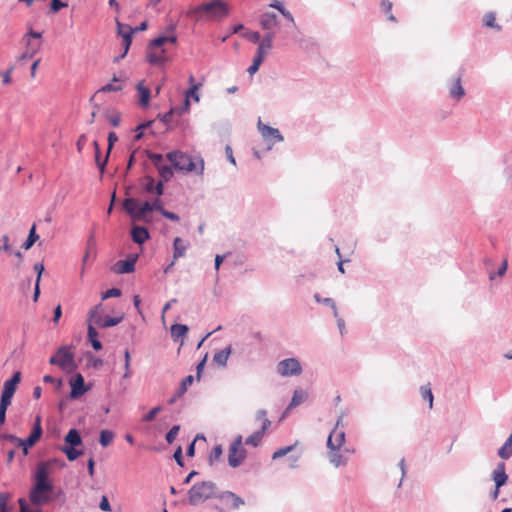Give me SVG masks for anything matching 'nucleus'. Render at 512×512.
<instances>
[{"mask_svg":"<svg viewBox=\"0 0 512 512\" xmlns=\"http://www.w3.org/2000/svg\"><path fill=\"white\" fill-rule=\"evenodd\" d=\"M166 159L177 171L183 173H195L196 175H202L204 172V161L202 158L193 159L191 156L180 150H174L167 153Z\"/></svg>","mask_w":512,"mask_h":512,"instance_id":"1","label":"nucleus"},{"mask_svg":"<svg viewBox=\"0 0 512 512\" xmlns=\"http://www.w3.org/2000/svg\"><path fill=\"white\" fill-rule=\"evenodd\" d=\"M168 43H177V36L173 31L169 35L158 36L149 43L146 51L147 61L152 65H162L167 62L169 60V56L164 46Z\"/></svg>","mask_w":512,"mask_h":512,"instance_id":"2","label":"nucleus"},{"mask_svg":"<svg viewBox=\"0 0 512 512\" xmlns=\"http://www.w3.org/2000/svg\"><path fill=\"white\" fill-rule=\"evenodd\" d=\"M215 484L211 481H204L194 484L188 491V499L191 505H198L213 497Z\"/></svg>","mask_w":512,"mask_h":512,"instance_id":"3","label":"nucleus"},{"mask_svg":"<svg viewBox=\"0 0 512 512\" xmlns=\"http://www.w3.org/2000/svg\"><path fill=\"white\" fill-rule=\"evenodd\" d=\"M123 209L135 221L146 220L147 213L151 212L150 202L146 201L139 206L135 198H126L123 202Z\"/></svg>","mask_w":512,"mask_h":512,"instance_id":"4","label":"nucleus"},{"mask_svg":"<svg viewBox=\"0 0 512 512\" xmlns=\"http://www.w3.org/2000/svg\"><path fill=\"white\" fill-rule=\"evenodd\" d=\"M197 12L205 13L209 18L220 19L228 15L227 5L221 0H215L197 8Z\"/></svg>","mask_w":512,"mask_h":512,"instance_id":"5","label":"nucleus"},{"mask_svg":"<svg viewBox=\"0 0 512 512\" xmlns=\"http://www.w3.org/2000/svg\"><path fill=\"white\" fill-rule=\"evenodd\" d=\"M246 458V450L243 447L242 436H238L229 448L228 462L232 467H238Z\"/></svg>","mask_w":512,"mask_h":512,"instance_id":"6","label":"nucleus"},{"mask_svg":"<svg viewBox=\"0 0 512 512\" xmlns=\"http://www.w3.org/2000/svg\"><path fill=\"white\" fill-rule=\"evenodd\" d=\"M256 418L257 420L261 421V429L259 431L254 432L245 440V444L254 447H257L260 444L265 434V431L271 424L270 420L266 417V412L264 410L258 411L256 414Z\"/></svg>","mask_w":512,"mask_h":512,"instance_id":"7","label":"nucleus"},{"mask_svg":"<svg viewBox=\"0 0 512 512\" xmlns=\"http://www.w3.org/2000/svg\"><path fill=\"white\" fill-rule=\"evenodd\" d=\"M100 305L94 307L89 313V322L97 325L98 327L106 328L112 327L119 324L123 320V316L120 317H105L103 318L99 314Z\"/></svg>","mask_w":512,"mask_h":512,"instance_id":"8","label":"nucleus"},{"mask_svg":"<svg viewBox=\"0 0 512 512\" xmlns=\"http://www.w3.org/2000/svg\"><path fill=\"white\" fill-rule=\"evenodd\" d=\"M49 363L57 365L62 369H67L74 365V357L66 347H61L56 354L50 358Z\"/></svg>","mask_w":512,"mask_h":512,"instance_id":"9","label":"nucleus"},{"mask_svg":"<svg viewBox=\"0 0 512 512\" xmlns=\"http://www.w3.org/2000/svg\"><path fill=\"white\" fill-rule=\"evenodd\" d=\"M277 372L284 377L300 375L302 368L300 362L295 358H288L280 361L277 366Z\"/></svg>","mask_w":512,"mask_h":512,"instance_id":"10","label":"nucleus"},{"mask_svg":"<svg viewBox=\"0 0 512 512\" xmlns=\"http://www.w3.org/2000/svg\"><path fill=\"white\" fill-rule=\"evenodd\" d=\"M341 421L342 417L337 420L335 428L329 434L327 446L330 450H340L345 442V432L342 428L339 427Z\"/></svg>","mask_w":512,"mask_h":512,"instance_id":"11","label":"nucleus"},{"mask_svg":"<svg viewBox=\"0 0 512 512\" xmlns=\"http://www.w3.org/2000/svg\"><path fill=\"white\" fill-rule=\"evenodd\" d=\"M48 463H40L36 470L35 485L38 489L47 488L52 489V484L48 481Z\"/></svg>","mask_w":512,"mask_h":512,"instance_id":"12","label":"nucleus"},{"mask_svg":"<svg viewBox=\"0 0 512 512\" xmlns=\"http://www.w3.org/2000/svg\"><path fill=\"white\" fill-rule=\"evenodd\" d=\"M117 23V32L123 38L124 45V53L122 57L126 55L128 52L130 45L132 43V34L134 33V29H132L129 25L122 24L119 20H116Z\"/></svg>","mask_w":512,"mask_h":512,"instance_id":"13","label":"nucleus"},{"mask_svg":"<svg viewBox=\"0 0 512 512\" xmlns=\"http://www.w3.org/2000/svg\"><path fill=\"white\" fill-rule=\"evenodd\" d=\"M52 489L41 488L34 486L30 492V501L34 505H42L50 500V492Z\"/></svg>","mask_w":512,"mask_h":512,"instance_id":"14","label":"nucleus"},{"mask_svg":"<svg viewBox=\"0 0 512 512\" xmlns=\"http://www.w3.org/2000/svg\"><path fill=\"white\" fill-rule=\"evenodd\" d=\"M258 130L262 137L266 140H275L276 142L283 141V137L279 130L268 125L263 124L261 121L258 122Z\"/></svg>","mask_w":512,"mask_h":512,"instance_id":"15","label":"nucleus"},{"mask_svg":"<svg viewBox=\"0 0 512 512\" xmlns=\"http://www.w3.org/2000/svg\"><path fill=\"white\" fill-rule=\"evenodd\" d=\"M71 392L70 397L71 398H78L82 396L87 389L85 388L84 378L81 374H77L71 381Z\"/></svg>","mask_w":512,"mask_h":512,"instance_id":"16","label":"nucleus"},{"mask_svg":"<svg viewBox=\"0 0 512 512\" xmlns=\"http://www.w3.org/2000/svg\"><path fill=\"white\" fill-rule=\"evenodd\" d=\"M273 43V35L267 34L260 42L257 48L256 55L254 57L258 59H262L264 61L265 57L269 53L272 48Z\"/></svg>","mask_w":512,"mask_h":512,"instance_id":"17","label":"nucleus"},{"mask_svg":"<svg viewBox=\"0 0 512 512\" xmlns=\"http://www.w3.org/2000/svg\"><path fill=\"white\" fill-rule=\"evenodd\" d=\"M136 89L139 94L138 104L143 108L148 107L150 102V89L145 85L144 81H140Z\"/></svg>","mask_w":512,"mask_h":512,"instance_id":"18","label":"nucleus"},{"mask_svg":"<svg viewBox=\"0 0 512 512\" xmlns=\"http://www.w3.org/2000/svg\"><path fill=\"white\" fill-rule=\"evenodd\" d=\"M507 479L508 476L505 472V464L501 462L493 471V480L495 482V486H497V488L502 487L503 485L506 484Z\"/></svg>","mask_w":512,"mask_h":512,"instance_id":"19","label":"nucleus"},{"mask_svg":"<svg viewBox=\"0 0 512 512\" xmlns=\"http://www.w3.org/2000/svg\"><path fill=\"white\" fill-rule=\"evenodd\" d=\"M136 259L119 260L114 265V271L118 274L132 273L135 270Z\"/></svg>","mask_w":512,"mask_h":512,"instance_id":"20","label":"nucleus"},{"mask_svg":"<svg viewBox=\"0 0 512 512\" xmlns=\"http://www.w3.org/2000/svg\"><path fill=\"white\" fill-rule=\"evenodd\" d=\"M132 240L137 244H143L150 237L149 232L146 228L141 226H135L131 230Z\"/></svg>","mask_w":512,"mask_h":512,"instance_id":"21","label":"nucleus"},{"mask_svg":"<svg viewBox=\"0 0 512 512\" xmlns=\"http://www.w3.org/2000/svg\"><path fill=\"white\" fill-rule=\"evenodd\" d=\"M20 379H21V373L15 372L14 375L12 376V378L7 380L4 383L3 392L10 394V395H14V393L16 391L17 384L20 382Z\"/></svg>","mask_w":512,"mask_h":512,"instance_id":"22","label":"nucleus"},{"mask_svg":"<svg viewBox=\"0 0 512 512\" xmlns=\"http://www.w3.org/2000/svg\"><path fill=\"white\" fill-rule=\"evenodd\" d=\"M26 41V51L23 54V58H32L35 54L39 52L41 49V41H31L30 39H25Z\"/></svg>","mask_w":512,"mask_h":512,"instance_id":"23","label":"nucleus"},{"mask_svg":"<svg viewBox=\"0 0 512 512\" xmlns=\"http://www.w3.org/2000/svg\"><path fill=\"white\" fill-rule=\"evenodd\" d=\"M173 249V259L176 260L184 256L187 249V244L180 237H176L173 242Z\"/></svg>","mask_w":512,"mask_h":512,"instance_id":"24","label":"nucleus"},{"mask_svg":"<svg viewBox=\"0 0 512 512\" xmlns=\"http://www.w3.org/2000/svg\"><path fill=\"white\" fill-rule=\"evenodd\" d=\"M277 16L274 13H265L262 15L260 24L263 29L269 30L277 25Z\"/></svg>","mask_w":512,"mask_h":512,"instance_id":"25","label":"nucleus"},{"mask_svg":"<svg viewBox=\"0 0 512 512\" xmlns=\"http://www.w3.org/2000/svg\"><path fill=\"white\" fill-rule=\"evenodd\" d=\"M43 433L42 427H41V417L38 415L35 418L33 429L28 437L32 442L35 444L39 441Z\"/></svg>","mask_w":512,"mask_h":512,"instance_id":"26","label":"nucleus"},{"mask_svg":"<svg viewBox=\"0 0 512 512\" xmlns=\"http://www.w3.org/2000/svg\"><path fill=\"white\" fill-rule=\"evenodd\" d=\"M88 338H89V341H90L92 347L95 350L98 351L102 348V344L98 340V332L96 331V329L94 328V326L91 322H89V325H88Z\"/></svg>","mask_w":512,"mask_h":512,"instance_id":"27","label":"nucleus"},{"mask_svg":"<svg viewBox=\"0 0 512 512\" xmlns=\"http://www.w3.org/2000/svg\"><path fill=\"white\" fill-rule=\"evenodd\" d=\"M222 498L226 500V502L228 504H230L231 507L237 509L239 508L241 505L244 504V501L242 498H240L239 496H237L236 494H234L233 492H225L223 495H222Z\"/></svg>","mask_w":512,"mask_h":512,"instance_id":"28","label":"nucleus"},{"mask_svg":"<svg viewBox=\"0 0 512 512\" xmlns=\"http://www.w3.org/2000/svg\"><path fill=\"white\" fill-rule=\"evenodd\" d=\"M65 442L72 447H76L82 444V439L76 429H71L65 436Z\"/></svg>","mask_w":512,"mask_h":512,"instance_id":"29","label":"nucleus"},{"mask_svg":"<svg viewBox=\"0 0 512 512\" xmlns=\"http://www.w3.org/2000/svg\"><path fill=\"white\" fill-rule=\"evenodd\" d=\"M498 455L504 460L509 459L512 456V433L503 446L498 450Z\"/></svg>","mask_w":512,"mask_h":512,"instance_id":"30","label":"nucleus"},{"mask_svg":"<svg viewBox=\"0 0 512 512\" xmlns=\"http://www.w3.org/2000/svg\"><path fill=\"white\" fill-rule=\"evenodd\" d=\"M450 95L457 100L461 99L465 95V91L464 88L462 87L460 77H458L450 87Z\"/></svg>","mask_w":512,"mask_h":512,"instance_id":"31","label":"nucleus"},{"mask_svg":"<svg viewBox=\"0 0 512 512\" xmlns=\"http://www.w3.org/2000/svg\"><path fill=\"white\" fill-rule=\"evenodd\" d=\"M122 90V85L120 84V80L117 77L112 79L111 83H108L102 86L97 93H108V92H117Z\"/></svg>","mask_w":512,"mask_h":512,"instance_id":"32","label":"nucleus"},{"mask_svg":"<svg viewBox=\"0 0 512 512\" xmlns=\"http://www.w3.org/2000/svg\"><path fill=\"white\" fill-rule=\"evenodd\" d=\"M199 89V84H192L190 89L187 91L186 98L184 101V111H188L190 107V101L189 97H192L196 102L199 101V95L197 93V90Z\"/></svg>","mask_w":512,"mask_h":512,"instance_id":"33","label":"nucleus"},{"mask_svg":"<svg viewBox=\"0 0 512 512\" xmlns=\"http://www.w3.org/2000/svg\"><path fill=\"white\" fill-rule=\"evenodd\" d=\"M298 445H299V442H298V441H295V443H294V444H292V445H289V446H286V447H282V448L277 449V450L273 453V455H272V459H273V460H276V459L281 458V457H283V456H285V455H287V454H289V453H291V452L296 451V450H297V448H298Z\"/></svg>","mask_w":512,"mask_h":512,"instance_id":"34","label":"nucleus"},{"mask_svg":"<svg viewBox=\"0 0 512 512\" xmlns=\"http://www.w3.org/2000/svg\"><path fill=\"white\" fill-rule=\"evenodd\" d=\"M93 146L95 148V162H96V165L100 169V172L103 173L104 169H105V165H106L108 157H109V154L107 153L105 158L103 160H101V157H100V147H99L98 142L94 141L93 142Z\"/></svg>","mask_w":512,"mask_h":512,"instance_id":"35","label":"nucleus"},{"mask_svg":"<svg viewBox=\"0 0 512 512\" xmlns=\"http://www.w3.org/2000/svg\"><path fill=\"white\" fill-rule=\"evenodd\" d=\"M188 327L183 324H174L171 327V337L174 341L186 335Z\"/></svg>","mask_w":512,"mask_h":512,"instance_id":"36","label":"nucleus"},{"mask_svg":"<svg viewBox=\"0 0 512 512\" xmlns=\"http://www.w3.org/2000/svg\"><path fill=\"white\" fill-rule=\"evenodd\" d=\"M158 173L162 179V181H169L173 177V169L171 166L162 163L157 167Z\"/></svg>","mask_w":512,"mask_h":512,"instance_id":"37","label":"nucleus"},{"mask_svg":"<svg viewBox=\"0 0 512 512\" xmlns=\"http://www.w3.org/2000/svg\"><path fill=\"white\" fill-rule=\"evenodd\" d=\"M38 239H39V236L36 233V225L33 224L29 231V235H28L26 241L23 243V248L25 250H29Z\"/></svg>","mask_w":512,"mask_h":512,"instance_id":"38","label":"nucleus"},{"mask_svg":"<svg viewBox=\"0 0 512 512\" xmlns=\"http://www.w3.org/2000/svg\"><path fill=\"white\" fill-rule=\"evenodd\" d=\"M231 353V348L230 347H227L219 352H217L215 355H214V361L219 364V365H226L227 363V360L229 358V355Z\"/></svg>","mask_w":512,"mask_h":512,"instance_id":"39","label":"nucleus"},{"mask_svg":"<svg viewBox=\"0 0 512 512\" xmlns=\"http://www.w3.org/2000/svg\"><path fill=\"white\" fill-rule=\"evenodd\" d=\"M329 460L335 467H339L346 463V459L339 453V450H331Z\"/></svg>","mask_w":512,"mask_h":512,"instance_id":"40","label":"nucleus"},{"mask_svg":"<svg viewBox=\"0 0 512 512\" xmlns=\"http://www.w3.org/2000/svg\"><path fill=\"white\" fill-rule=\"evenodd\" d=\"M114 433L110 430H102L100 432L99 442L103 447L109 446L113 439H114Z\"/></svg>","mask_w":512,"mask_h":512,"instance_id":"41","label":"nucleus"},{"mask_svg":"<svg viewBox=\"0 0 512 512\" xmlns=\"http://www.w3.org/2000/svg\"><path fill=\"white\" fill-rule=\"evenodd\" d=\"M420 393L423 400H427L429 402V408L431 409L433 407V394L431 391L430 383L421 386Z\"/></svg>","mask_w":512,"mask_h":512,"instance_id":"42","label":"nucleus"},{"mask_svg":"<svg viewBox=\"0 0 512 512\" xmlns=\"http://www.w3.org/2000/svg\"><path fill=\"white\" fill-rule=\"evenodd\" d=\"M193 381H194V377L192 375L186 376L182 380V382L177 390V396L181 397L187 391L188 387L192 385Z\"/></svg>","mask_w":512,"mask_h":512,"instance_id":"43","label":"nucleus"},{"mask_svg":"<svg viewBox=\"0 0 512 512\" xmlns=\"http://www.w3.org/2000/svg\"><path fill=\"white\" fill-rule=\"evenodd\" d=\"M483 23L486 27L494 28L497 30L501 29V27L496 24V17H495V14L492 12L485 14V16L483 18Z\"/></svg>","mask_w":512,"mask_h":512,"instance_id":"44","label":"nucleus"},{"mask_svg":"<svg viewBox=\"0 0 512 512\" xmlns=\"http://www.w3.org/2000/svg\"><path fill=\"white\" fill-rule=\"evenodd\" d=\"M306 397H307L306 393H304L303 391L296 390L292 397L289 408L296 407V406L300 405L302 402L305 401Z\"/></svg>","mask_w":512,"mask_h":512,"instance_id":"45","label":"nucleus"},{"mask_svg":"<svg viewBox=\"0 0 512 512\" xmlns=\"http://www.w3.org/2000/svg\"><path fill=\"white\" fill-rule=\"evenodd\" d=\"M270 6L275 8V9H277L287 20H289L290 22L294 23V18L292 16V14L283 7L281 2L275 1Z\"/></svg>","mask_w":512,"mask_h":512,"instance_id":"46","label":"nucleus"},{"mask_svg":"<svg viewBox=\"0 0 512 512\" xmlns=\"http://www.w3.org/2000/svg\"><path fill=\"white\" fill-rule=\"evenodd\" d=\"M61 450L66 454L68 460L70 461L76 460L82 454L81 451H78L77 449H75V447L72 446L63 447Z\"/></svg>","mask_w":512,"mask_h":512,"instance_id":"47","label":"nucleus"},{"mask_svg":"<svg viewBox=\"0 0 512 512\" xmlns=\"http://www.w3.org/2000/svg\"><path fill=\"white\" fill-rule=\"evenodd\" d=\"M124 358H125V363H124L125 372L123 375V379H129L132 375V371L130 368L131 356H130L129 350H127V349L124 352Z\"/></svg>","mask_w":512,"mask_h":512,"instance_id":"48","label":"nucleus"},{"mask_svg":"<svg viewBox=\"0 0 512 512\" xmlns=\"http://www.w3.org/2000/svg\"><path fill=\"white\" fill-rule=\"evenodd\" d=\"M9 499L10 495L8 493L0 494V512H10L12 507L8 505Z\"/></svg>","mask_w":512,"mask_h":512,"instance_id":"49","label":"nucleus"},{"mask_svg":"<svg viewBox=\"0 0 512 512\" xmlns=\"http://www.w3.org/2000/svg\"><path fill=\"white\" fill-rule=\"evenodd\" d=\"M147 156L156 168L164 163V157L162 154L147 152Z\"/></svg>","mask_w":512,"mask_h":512,"instance_id":"50","label":"nucleus"},{"mask_svg":"<svg viewBox=\"0 0 512 512\" xmlns=\"http://www.w3.org/2000/svg\"><path fill=\"white\" fill-rule=\"evenodd\" d=\"M2 440L10 442L12 445L20 448V444H22V439L17 436L11 434H5L1 436Z\"/></svg>","mask_w":512,"mask_h":512,"instance_id":"51","label":"nucleus"},{"mask_svg":"<svg viewBox=\"0 0 512 512\" xmlns=\"http://www.w3.org/2000/svg\"><path fill=\"white\" fill-rule=\"evenodd\" d=\"M262 63H263V60H262V59H258V58H256V57H254V58H253V62H252V64H251V65L249 66V68L247 69V72H248L250 75L255 74V73L259 70V68H260V66H261V64H262Z\"/></svg>","mask_w":512,"mask_h":512,"instance_id":"52","label":"nucleus"},{"mask_svg":"<svg viewBox=\"0 0 512 512\" xmlns=\"http://www.w3.org/2000/svg\"><path fill=\"white\" fill-rule=\"evenodd\" d=\"M13 395L2 392L0 408L6 409L10 406Z\"/></svg>","mask_w":512,"mask_h":512,"instance_id":"53","label":"nucleus"},{"mask_svg":"<svg viewBox=\"0 0 512 512\" xmlns=\"http://www.w3.org/2000/svg\"><path fill=\"white\" fill-rule=\"evenodd\" d=\"M179 428L180 427L178 425H175L167 432L166 440L168 443H172L176 439L179 432Z\"/></svg>","mask_w":512,"mask_h":512,"instance_id":"54","label":"nucleus"},{"mask_svg":"<svg viewBox=\"0 0 512 512\" xmlns=\"http://www.w3.org/2000/svg\"><path fill=\"white\" fill-rule=\"evenodd\" d=\"M155 181L152 177L146 176L144 178V188L148 193H154Z\"/></svg>","mask_w":512,"mask_h":512,"instance_id":"55","label":"nucleus"},{"mask_svg":"<svg viewBox=\"0 0 512 512\" xmlns=\"http://www.w3.org/2000/svg\"><path fill=\"white\" fill-rule=\"evenodd\" d=\"M161 409L162 408L160 406L154 407L146 415H144L143 421L150 422V421L154 420V418L161 411Z\"/></svg>","mask_w":512,"mask_h":512,"instance_id":"56","label":"nucleus"},{"mask_svg":"<svg viewBox=\"0 0 512 512\" xmlns=\"http://www.w3.org/2000/svg\"><path fill=\"white\" fill-rule=\"evenodd\" d=\"M382 8H383V11L384 13L388 16V19L390 21H395V17L391 14V10H392V3L389 2V1H383L382 2Z\"/></svg>","mask_w":512,"mask_h":512,"instance_id":"57","label":"nucleus"},{"mask_svg":"<svg viewBox=\"0 0 512 512\" xmlns=\"http://www.w3.org/2000/svg\"><path fill=\"white\" fill-rule=\"evenodd\" d=\"M2 243L0 244L1 251H5L7 253H11V245L10 238L7 234L3 235L1 238Z\"/></svg>","mask_w":512,"mask_h":512,"instance_id":"58","label":"nucleus"},{"mask_svg":"<svg viewBox=\"0 0 512 512\" xmlns=\"http://www.w3.org/2000/svg\"><path fill=\"white\" fill-rule=\"evenodd\" d=\"M222 455V447L220 445H217L213 448V450L211 451V454H210V462H214V461H217Z\"/></svg>","mask_w":512,"mask_h":512,"instance_id":"59","label":"nucleus"},{"mask_svg":"<svg viewBox=\"0 0 512 512\" xmlns=\"http://www.w3.org/2000/svg\"><path fill=\"white\" fill-rule=\"evenodd\" d=\"M119 296H121V290L118 289V288H111V289L107 290L102 295V299L105 300V299H108V298H111V297H119Z\"/></svg>","mask_w":512,"mask_h":512,"instance_id":"60","label":"nucleus"},{"mask_svg":"<svg viewBox=\"0 0 512 512\" xmlns=\"http://www.w3.org/2000/svg\"><path fill=\"white\" fill-rule=\"evenodd\" d=\"M35 445L34 442H32L30 439H22V444H20V448L22 449L23 455L26 456L28 454L29 448L33 447Z\"/></svg>","mask_w":512,"mask_h":512,"instance_id":"61","label":"nucleus"},{"mask_svg":"<svg viewBox=\"0 0 512 512\" xmlns=\"http://www.w3.org/2000/svg\"><path fill=\"white\" fill-rule=\"evenodd\" d=\"M244 36L246 39H248L249 41H251L253 43L260 42V38H261L259 32H248Z\"/></svg>","mask_w":512,"mask_h":512,"instance_id":"62","label":"nucleus"},{"mask_svg":"<svg viewBox=\"0 0 512 512\" xmlns=\"http://www.w3.org/2000/svg\"><path fill=\"white\" fill-rule=\"evenodd\" d=\"M67 7V3L61 2L60 0H52L51 9L53 12H58L60 9Z\"/></svg>","mask_w":512,"mask_h":512,"instance_id":"63","label":"nucleus"},{"mask_svg":"<svg viewBox=\"0 0 512 512\" xmlns=\"http://www.w3.org/2000/svg\"><path fill=\"white\" fill-rule=\"evenodd\" d=\"M151 211L156 210L159 211L161 214L165 209L162 207L161 200L157 198L154 202H150Z\"/></svg>","mask_w":512,"mask_h":512,"instance_id":"64","label":"nucleus"}]
</instances>
